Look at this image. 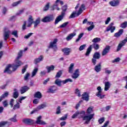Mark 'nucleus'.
Returning a JSON list of instances; mask_svg holds the SVG:
<instances>
[{"label": "nucleus", "mask_w": 127, "mask_h": 127, "mask_svg": "<svg viewBox=\"0 0 127 127\" xmlns=\"http://www.w3.org/2000/svg\"><path fill=\"white\" fill-rule=\"evenodd\" d=\"M80 71H79V69H77L74 71L73 75H72V79H77L80 76Z\"/></svg>", "instance_id": "obj_17"}, {"label": "nucleus", "mask_w": 127, "mask_h": 127, "mask_svg": "<svg viewBox=\"0 0 127 127\" xmlns=\"http://www.w3.org/2000/svg\"><path fill=\"white\" fill-rule=\"evenodd\" d=\"M41 61H43V56L41 55L40 57L34 60L35 64H37V63H39V62H41Z\"/></svg>", "instance_id": "obj_25"}, {"label": "nucleus", "mask_w": 127, "mask_h": 127, "mask_svg": "<svg viewBox=\"0 0 127 127\" xmlns=\"http://www.w3.org/2000/svg\"><path fill=\"white\" fill-rule=\"evenodd\" d=\"M86 114V112L84 111H77L72 116V119H75L76 117H78V116H80V118H83V116H85V114Z\"/></svg>", "instance_id": "obj_9"}, {"label": "nucleus", "mask_w": 127, "mask_h": 127, "mask_svg": "<svg viewBox=\"0 0 127 127\" xmlns=\"http://www.w3.org/2000/svg\"><path fill=\"white\" fill-rule=\"evenodd\" d=\"M94 27L95 25L92 24L87 28V30H88V31H91V30H92Z\"/></svg>", "instance_id": "obj_58"}, {"label": "nucleus", "mask_w": 127, "mask_h": 127, "mask_svg": "<svg viewBox=\"0 0 127 127\" xmlns=\"http://www.w3.org/2000/svg\"><path fill=\"white\" fill-rule=\"evenodd\" d=\"M63 73V72H62V70L59 71L56 75V78H60V77L62 76Z\"/></svg>", "instance_id": "obj_43"}, {"label": "nucleus", "mask_w": 127, "mask_h": 127, "mask_svg": "<svg viewBox=\"0 0 127 127\" xmlns=\"http://www.w3.org/2000/svg\"><path fill=\"white\" fill-rule=\"evenodd\" d=\"M8 124V122L7 121H1L0 122V127H4L5 125H7Z\"/></svg>", "instance_id": "obj_45"}, {"label": "nucleus", "mask_w": 127, "mask_h": 127, "mask_svg": "<svg viewBox=\"0 0 127 127\" xmlns=\"http://www.w3.org/2000/svg\"><path fill=\"white\" fill-rule=\"evenodd\" d=\"M32 34H33V33H29V34H28V35H25L24 38H26V39H28V38H29V37H30V36H31V35H32Z\"/></svg>", "instance_id": "obj_61"}, {"label": "nucleus", "mask_w": 127, "mask_h": 127, "mask_svg": "<svg viewBox=\"0 0 127 127\" xmlns=\"http://www.w3.org/2000/svg\"><path fill=\"white\" fill-rule=\"evenodd\" d=\"M114 22H111L106 28V31H111L113 33L116 30V26H114Z\"/></svg>", "instance_id": "obj_10"}, {"label": "nucleus", "mask_w": 127, "mask_h": 127, "mask_svg": "<svg viewBox=\"0 0 127 127\" xmlns=\"http://www.w3.org/2000/svg\"><path fill=\"white\" fill-rule=\"evenodd\" d=\"M68 72L70 73V74H72L73 72H74V64H71L68 67Z\"/></svg>", "instance_id": "obj_37"}, {"label": "nucleus", "mask_w": 127, "mask_h": 127, "mask_svg": "<svg viewBox=\"0 0 127 127\" xmlns=\"http://www.w3.org/2000/svg\"><path fill=\"white\" fill-rule=\"evenodd\" d=\"M97 90L98 91V92L96 94L97 97L99 98V99H104L106 95L102 93V87H101V86H98L97 88Z\"/></svg>", "instance_id": "obj_8"}, {"label": "nucleus", "mask_w": 127, "mask_h": 127, "mask_svg": "<svg viewBox=\"0 0 127 127\" xmlns=\"http://www.w3.org/2000/svg\"><path fill=\"white\" fill-rule=\"evenodd\" d=\"M28 21L29 23L27 25V27H31V25H32V24H33V22H34V21H33V18H32V16H31V15L29 16Z\"/></svg>", "instance_id": "obj_20"}, {"label": "nucleus", "mask_w": 127, "mask_h": 127, "mask_svg": "<svg viewBox=\"0 0 127 127\" xmlns=\"http://www.w3.org/2000/svg\"><path fill=\"white\" fill-rule=\"evenodd\" d=\"M19 108H20V105H19V103H17L16 104L14 105L13 110L14 111L15 110H16V109H19Z\"/></svg>", "instance_id": "obj_51"}, {"label": "nucleus", "mask_w": 127, "mask_h": 127, "mask_svg": "<svg viewBox=\"0 0 127 127\" xmlns=\"http://www.w3.org/2000/svg\"><path fill=\"white\" fill-rule=\"evenodd\" d=\"M11 122H13L14 123L16 122V115L14 116L13 118L9 119Z\"/></svg>", "instance_id": "obj_57"}, {"label": "nucleus", "mask_w": 127, "mask_h": 127, "mask_svg": "<svg viewBox=\"0 0 127 127\" xmlns=\"http://www.w3.org/2000/svg\"><path fill=\"white\" fill-rule=\"evenodd\" d=\"M127 21H125L124 22L122 23L120 26V27L122 28H124V29L127 28Z\"/></svg>", "instance_id": "obj_46"}, {"label": "nucleus", "mask_w": 127, "mask_h": 127, "mask_svg": "<svg viewBox=\"0 0 127 127\" xmlns=\"http://www.w3.org/2000/svg\"><path fill=\"white\" fill-rule=\"evenodd\" d=\"M29 90V87L27 86H24L22 87H21V89L20 90V93L21 94H24V93L27 92Z\"/></svg>", "instance_id": "obj_19"}, {"label": "nucleus", "mask_w": 127, "mask_h": 127, "mask_svg": "<svg viewBox=\"0 0 127 127\" xmlns=\"http://www.w3.org/2000/svg\"><path fill=\"white\" fill-rule=\"evenodd\" d=\"M21 2H22V0H19L16 2H14L12 4V6L13 7L16 6L17 5H18V4H20Z\"/></svg>", "instance_id": "obj_41"}, {"label": "nucleus", "mask_w": 127, "mask_h": 127, "mask_svg": "<svg viewBox=\"0 0 127 127\" xmlns=\"http://www.w3.org/2000/svg\"><path fill=\"white\" fill-rule=\"evenodd\" d=\"M33 23L34 28H36L38 24L40 23V18H38L35 21H34Z\"/></svg>", "instance_id": "obj_33"}, {"label": "nucleus", "mask_w": 127, "mask_h": 127, "mask_svg": "<svg viewBox=\"0 0 127 127\" xmlns=\"http://www.w3.org/2000/svg\"><path fill=\"white\" fill-rule=\"evenodd\" d=\"M8 37H9V31H5L4 34V40L6 41Z\"/></svg>", "instance_id": "obj_36"}, {"label": "nucleus", "mask_w": 127, "mask_h": 127, "mask_svg": "<svg viewBox=\"0 0 127 127\" xmlns=\"http://www.w3.org/2000/svg\"><path fill=\"white\" fill-rule=\"evenodd\" d=\"M109 4L111 6H118L120 4V0H113L109 2Z\"/></svg>", "instance_id": "obj_16"}, {"label": "nucleus", "mask_w": 127, "mask_h": 127, "mask_svg": "<svg viewBox=\"0 0 127 127\" xmlns=\"http://www.w3.org/2000/svg\"><path fill=\"white\" fill-rule=\"evenodd\" d=\"M68 82H73V80H72L71 78H67L63 81H61V80L59 79H57V80H56L55 83L56 85H57V86H61L62 83L64 84L68 83Z\"/></svg>", "instance_id": "obj_5"}, {"label": "nucleus", "mask_w": 127, "mask_h": 127, "mask_svg": "<svg viewBox=\"0 0 127 127\" xmlns=\"http://www.w3.org/2000/svg\"><path fill=\"white\" fill-rule=\"evenodd\" d=\"M105 72L106 74H108V75H110L111 73H112V71L110 70H108V68L105 69Z\"/></svg>", "instance_id": "obj_63"}, {"label": "nucleus", "mask_w": 127, "mask_h": 127, "mask_svg": "<svg viewBox=\"0 0 127 127\" xmlns=\"http://www.w3.org/2000/svg\"><path fill=\"white\" fill-rule=\"evenodd\" d=\"M75 94L78 96V97H81V93L80 92V90L76 88L75 90Z\"/></svg>", "instance_id": "obj_50"}, {"label": "nucleus", "mask_w": 127, "mask_h": 127, "mask_svg": "<svg viewBox=\"0 0 127 127\" xmlns=\"http://www.w3.org/2000/svg\"><path fill=\"white\" fill-rule=\"evenodd\" d=\"M82 99L84 100V101H86V102H88L89 101V94L87 93L86 92L82 94Z\"/></svg>", "instance_id": "obj_26"}, {"label": "nucleus", "mask_w": 127, "mask_h": 127, "mask_svg": "<svg viewBox=\"0 0 127 127\" xmlns=\"http://www.w3.org/2000/svg\"><path fill=\"white\" fill-rule=\"evenodd\" d=\"M3 107H6L8 106V104H7V100H5L3 102Z\"/></svg>", "instance_id": "obj_64"}, {"label": "nucleus", "mask_w": 127, "mask_h": 127, "mask_svg": "<svg viewBox=\"0 0 127 127\" xmlns=\"http://www.w3.org/2000/svg\"><path fill=\"white\" fill-rule=\"evenodd\" d=\"M12 35H14L16 38H18V35H17V31L15 30L11 33Z\"/></svg>", "instance_id": "obj_52"}, {"label": "nucleus", "mask_w": 127, "mask_h": 127, "mask_svg": "<svg viewBox=\"0 0 127 127\" xmlns=\"http://www.w3.org/2000/svg\"><path fill=\"white\" fill-rule=\"evenodd\" d=\"M75 35H76V33H72L69 34L68 35V36L66 38L67 41H69V40H71V39H72V38H73V37H74V36H75Z\"/></svg>", "instance_id": "obj_29"}, {"label": "nucleus", "mask_w": 127, "mask_h": 127, "mask_svg": "<svg viewBox=\"0 0 127 127\" xmlns=\"http://www.w3.org/2000/svg\"><path fill=\"white\" fill-rule=\"evenodd\" d=\"M59 1H60V0H57L55 2V4H54L53 6H52V8L51 9V10H55V6H58V2H59Z\"/></svg>", "instance_id": "obj_44"}, {"label": "nucleus", "mask_w": 127, "mask_h": 127, "mask_svg": "<svg viewBox=\"0 0 127 127\" xmlns=\"http://www.w3.org/2000/svg\"><path fill=\"white\" fill-rule=\"evenodd\" d=\"M22 29L23 30H25V29H26V21H24V23L22 26Z\"/></svg>", "instance_id": "obj_59"}, {"label": "nucleus", "mask_w": 127, "mask_h": 127, "mask_svg": "<svg viewBox=\"0 0 127 127\" xmlns=\"http://www.w3.org/2000/svg\"><path fill=\"white\" fill-rule=\"evenodd\" d=\"M56 114L57 115H60L61 114V107L60 106L57 107Z\"/></svg>", "instance_id": "obj_49"}, {"label": "nucleus", "mask_w": 127, "mask_h": 127, "mask_svg": "<svg viewBox=\"0 0 127 127\" xmlns=\"http://www.w3.org/2000/svg\"><path fill=\"white\" fill-rule=\"evenodd\" d=\"M123 33H124V29H120L118 32L115 33L114 37L119 38V37H121Z\"/></svg>", "instance_id": "obj_21"}, {"label": "nucleus", "mask_w": 127, "mask_h": 127, "mask_svg": "<svg viewBox=\"0 0 127 127\" xmlns=\"http://www.w3.org/2000/svg\"><path fill=\"white\" fill-rule=\"evenodd\" d=\"M101 41V38H95L93 39L92 41L93 43H98Z\"/></svg>", "instance_id": "obj_42"}, {"label": "nucleus", "mask_w": 127, "mask_h": 127, "mask_svg": "<svg viewBox=\"0 0 127 127\" xmlns=\"http://www.w3.org/2000/svg\"><path fill=\"white\" fill-rule=\"evenodd\" d=\"M57 91V87L56 86H51L48 90L47 93H52V94L54 93Z\"/></svg>", "instance_id": "obj_18"}, {"label": "nucleus", "mask_w": 127, "mask_h": 127, "mask_svg": "<svg viewBox=\"0 0 127 127\" xmlns=\"http://www.w3.org/2000/svg\"><path fill=\"white\" fill-rule=\"evenodd\" d=\"M125 44L122 41L119 43L117 47V51H120V50H121V49H122L123 48V46H125Z\"/></svg>", "instance_id": "obj_34"}, {"label": "nucleus", "mask_w": 127, "mask_h": 127, "mask_svg": "<svg viewBox=\"0 0 127 127\" xmlns=\"http://www.w3.org/2000/svg\"><path fill=\"white\" fill-rule=\"evenodd\" d=\"M93 109H94V108L93 107H89L88 109H87V114L89 115H91V114H92V113H93V112H94V111L93 110Z\"/></svg>", "instance_id": "obj_39"}, {"label": "nucleus", "mask_w": 127, "mask_h": 127, "mask_svg": "<svg viewBox=\"0 0 127 127\" xmlns=\"http://www.w3.org/2000/svg\"><path fill=\"white\" fill-rule=\"evenodd\" d=\"M92 47L94 49V50L100 49V45L98 44L93 43L92 45H90L87 49L86 52L85 54V56H89L90 55V53L92 52Z\"/></svg>", "instance_id": "obj_2"}, {"label": "nucleus", "mask_w": 127, "mask_h": 127, "mask_svg": "<svg viewBox=\"0 0 127 127\" xmlns=\"http://www.w3.org/2000/svg\"><path fill=\"white\" fill-rule=\"evenodd\" d=\"M64 16H63V15H59L55 20V24H57L59 22L61 21V20L64 18Z\"/></svg>", "instance_id": "obj_23"}, {"label": "nucleus", "mask_w": 127, "mask_h": 127, "mask_svg": "<svg viewBox=\"0 0 127 127\" xmlns=\"http://www.w3.org/2000/svg\"><path fill=\"white\" fill-rule=\"evenodd\" d=\"M67 9H68V5L66 4L62 6V11L61 15L65 16V15L66 14V11H67Z\"/></svg>", "instance_id": "obj_15"}, {"label": "nucleus", "mask_w": 127, "mask_h": 127, "mask_svg": "<svg viewBox=\"0 0 127 127\" xmlns=\"http://www.w3.org/2000/svg\"><path fill=\"white\" fill-rule=\"evenodd\" d=\"M95 116L94 114L88 115H86V116H82V120L83 121H85L84 124H86V125H88L89 123H90V121L93 118H94V116Z\"/></svg>", "instance_id": "obj_4"}, {"label": "nucleus", "mask_w": 127, "mask_h": 127, "mask_svg": "<svg viewBox=\"0 0 127 127\" xmlns=\"http://www.w3.org/2000/svg\"><path fill=\"white\" fill-rule=\"evenodd\" d=\"M8 96V92H5L3 94H2L0 97V102H1L4 98H6Z\"/></svg>", "instance_id": "obj_35"}, {"label": "nucleus", "mask_w": 127, "mask_h": 127, "mask_svg": "<svg viewBox=\"0 0 127 127\" xmlns=\"http://www.w3.org/2000/svg\"><path fill=\"white\" fill-rule=\"evenodd\" d=\"M57 42H58V39H55L54 41L50 43L49 46L48 47L49 49L52 48L55 51H56L58 48L57 47Z\"/></svg>", "instance_id": "obj_3"}, {"label": "nucleus", "mask_w": 127, "mask_h": 127, "mask_svg": "<svg viewBox=\"0 0 127 127\" xmlns=\"http://www.w3.org/2000/svg\"><path fill=\"white\" fill-rule=\"evenodd\" d=\"M54 20V17L53 15L51 16H46L44 17L42 19V22H44L45 23H46L47 22H51V21H53Z\"/></svg>", "instance_id": "obj_6"}, {"label": "nucleus", "mask_w": 127, "mask_h": 127, "mask_svg": "<svg viewBox=\"0 0 127 127\" xmlns=\"http://www.w3.org/2000/svg\"><path fill=\"white\" fill-rule=\"evenodd\" d=\"M46 107H47V104L43 103L39 105L37 107V111H39L40 110H42V109H44V108H46Z\"/></svg>", "instance_id": "obj_27"}, {"label": "nucleus", "mask_w": 127, "mask_h": 127, "mask_svg": "<svg viewBox=\"0 0 127 127\" xmlns=\"http://www.w3.org/2000/svg\"><path fill=\"white\" fill-rule=\"evenodd\" d=\"M38 72V68L35 67L31 73V77L33 78V77H35V76H36V74H37V72Z\"/></svg>", "instance_id": "obj_30"}, {"label": "nucleus", "mask_w": 127, "mask_h": 127, "mask_svg": "<svg viewBox=\"0 0 127 127\" xmlns=\"http://www.w3.org/2000/svg\"><path fill=\"white\" fill-rule=\"evenodd\" d=\"M18 66H20V64L18 65L14 64H8L4 70V73H7V74H11L12 72L16 71L17 68H18Z\"/></svg>", "instance_id": "obj_1"}, {"label": "nucleus", "mask_w": 127, "mask_h": 127, "mask_svg": "<svg viewBox=\"0 0 127 127\" xmlns=\"http://www.w3.org/2000/svg\"><path fill=\"white\" fill-rule=\"evenodd\" d=\"M34 97V98L40 99L42 98V94H41V92L38 91L35 93Z\"/></svg>", "instance_id": "obj_28"}, {"label": "nucleus", "mask_w": 127, "mask_h": 127, "mask_svg": "<svg viewBox=\"0 0 127 127\" xmlns=\"http://www.w3.org/2000/svg\"><path fill=\"white\" fill-rule=\"evenodd\" d=\"M22 122L26 125H28L29 126H31V125H33L34 123L33 120L31 119H23Z\"/></svg>", "instance_id": "obj_14"}, {"label": "nucleus", "mask_w": 127, "mask_h": 127, "mask_svg": "<svg viewBox=\"0 0 127 127\" xmlns=\"http://www.w3.org/2000/svg\"><path fill=\"white\" fill-rule=\"evenodd\" d=\"M54 68H55V67L53 65L50 66H47L46 69L48 70V73H50L51 71H53V70H54Z\"/></svg>", "instance_id": "obj_38"}, {"label": "nucleus", "mask_w": 127, "mask_h": 127, "mask_svg": "<svg viewBox=\"0 0 127 127\" xmlns=\"http://www.w3.org/2000/svg\"><path fill=\"white\" fill-rule=\"evenodd\" d=\"M104 122H105V118L102 117L101 118H100L99 120H98V123L101 125L102 124H103V123H104Z\"/></svg>", "instance_id": "obj_55"}, {"label": "nucleus", "mask_w": 127, "mask_h": 127, "mask_svg": "<svg viewBox=\"0 0 127 127\" xmlns=\"http://www.w3.org/2000/svg\"><path fill=\"white\" fill-rule=\"evenodd\" d=\"M41 116H39L37 118L36 123L37 125H46V123L43 121H41Z\"/></svg>", "instance_id": "obj_22"}, {"label": "nucleus", "mask_w": 127, "mask_h": 127, "mask_svg": "<svg viewBox=\"0 0 127 127\" xmlns=\"http://www.w3.org/2000/svg\"><path fill=\"white\" fill-rule=\"evenodd\" d=\"M76 14H77V13L76 12H73L71 15L69 16V18L71 19V18H74V17H76Z\"/></svg>", "instance_id": "obj_53"}, {"label": "nucleus", "mask_w": 127, "mask_h": 127, "mask_svg": "<svg viewBox=\"0 0 127 127\" xmlns=\"http://www.w3.org/2000/svg\"><path fill=\"white\" fill-rule=\"evenodd\" d=\"M68 117V115L67 114H65L64 116L62 117L60 119V121H66L67 120V118Z\"/></svg>", "instance_id": "obj_54"}, {"label": "nucleus", "mask_w": 127, "mask_h": 127, "mask_svg": "<svg viewBox=\"0 0 127 127\" xmlns=\"http://www.w3.org/2000/svg\"><path fill=\"white\" fill-rule=\"evenodd\" d=\"M29 76H30V74L28 72H26L24 77V80H25V81H27V80H28V78H29Z\"/></svg>", "instance_id": "obj_48"}, {"label": "nucleus", "mask_w": 127, "mask_h": 127, "mask_svg": "<svg viewBox=\"0 0 127 127\" xmlns=\"http://www.w3.org/2000/svg\"><path fill=\"white\" fill-rule=\"evenodd\" d=\"M22 51H20L18 53V56L15 60L16 64H22V63L19 60L21 57H22Z\"/></svg>", "instance_id": "obj_11"}, {"label": "nucleus", "mask_w": 127, "mask_h": 127, "mask_svg": "<svg viewBox=\"0 0 127 127\" xmlns=\"http://www.w3.org/2000/svg\"><path fill=\"white\" fill-rule=\"evenodd\" d=\"M111 50V46L109 45H107L105 48L103 49L102 52V56H105V55H107L109 52H110Z\"/></svg>", "instance_id": "obj_12"}, {"label": "nucleus", "mask_w": 127, "mask_h": 127, "mask_svg": "<svg viewBox=\"0 0 127 127\" xmlns=\"http://www.w3.org/2000/svg\"><path fill=\"white\" fill-rule=\"evenodd\" d=\"M62 52L64 53V55L65 56H68L71 53V49L69 48H64L62 49Z\"/></svg>", "instance_id": "obj_13"}, {"label": "nucleus", "mask_w": 127, "mask_h": 127, "mask_svg": "<svg viewBox=\"0 0 127 127\" xmlns=\"http://www.w3.org/2000/svg\"><path fill=\"white\" fill-rule=\"evenodd\" d=\"M105 87L104 91H108L111 88V82L109 81H106L104 83Z\"/></svg>", "instance_id": "obj_24"}, {"label": "nucleus", "mask_w": 127, "mask_h": 127, "mask_svg": "<svg viewBox=\"0 0 127 127\" xmlns=\"http://www.w3.org/2000/svg\"><path fill=\"white\" fill-rule=\"evenodd\" d=\"M49 7H50V3L48 2L43 8L44 11H47V10H48V9H49Z\"/></svg>", "instance_id": "obj_40"}, {"label": "nucleus", "mask_w": 127, "mask_h": 127, "mask_svg": "<svg viewBox=\"0 0 127 127\" xmlns=\"http://www.w3.org/2000/svg\"><path fill=\"white\" fill-rule=\"evenodd\" d=\"M18 90H17L16 88L14 89V92L13 93V97L14 99H17L18 98Z\"/></svg>", "instance_id": "obj_31"}, {"label": "nucleus", "mask_w": 127, "mask_h": 127, "mask_svg": "<svg viewBox=\"0 0 127 127\" xmlns=\"http://www.w3.org/2000/svg\"><path fill=\"white\" fill-rule=\"evenodd\" d=\"M101 58V54L98 52H96L94 53L93 59H92V62L93 64H96V62H97V59H99Z\"/></svg>", "instance_id": "obj_7"}, {"label": "nucleus", "mask_w": 127, "mask_h": 127, "mask_svg": "<svg viewBox=\"0 0 127 127\" xmlns=\"http://www.w3.org/2000/svg\"><path fill=\"white\" fill-rule=\"evenodd\" d=\"M94 70L96 72L99 73V72L102 70V65H101V64H97L95 66Z\"/></svg>", "instance_id": "obj_32"}, {"label": "nucleus", "mask_w": 127, "mask_h": 127, "mask_svg": "<svg viewBox=\"0 0 127 127\" xmlns=\"http://www.w3.org/2000/svg\"><path fill=\"white\" fill-rule=\"evenodd\" d=\"M14 102V100L13 99H11L10 101L9 105H10L11 108L13 107V103Z\"/></svg>", "instance_id": "obj_62"}, {"label": "nucleus", "mask_w": 127, "mask_h": 127, "mask_svg": "<svg viewBox=\"0 0 127 127\" xmlns=\"http://www.w3.org/2000/svg\"><path fill=\"white\" fill-rule=\"evenodd\" d=\"M85 47H86V45H82L81 46H80L79 48V51H82V50H84L85 49Z\"/></svg>", "instance_id": "obj_60"}, {"label": "nucleus", "mask_w": 127, "mask_h": 127, "mask_svg": "<svg viewBox=\"0 0 127 127\" xmlns=\"http://www.w3.org/2000/svg\"><path fill=\"white\" fill-rule=\"evenodd\" d=\"M83 12V10L82 9V8H79L77 13H76V16H79L81 13Z\"/></svg>", "instance_id": "obj_56"}, {"label": "nucleus", "mask_w": 127, "mask_h": 127, "mask_svg": "<svg viewBox=\"0 0 127 127\" xmlns=\"http://www.w3.org/2000/svg\"><path fill=\"white\" fill-rule=\"evenodd\" d=\"M68 24H69V22H64L63 24L61 25L60 27V28H64V27H66Z\"/></svg>", "instance_id": "obj_47"}]
</instances>
